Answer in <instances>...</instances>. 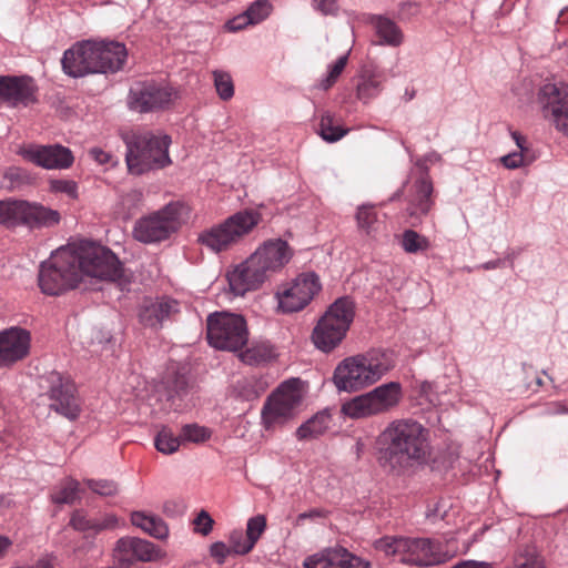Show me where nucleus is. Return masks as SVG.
Wrapping results in <instances>:
<instances>
[{
	"mask_svg": "<svg viewBox=\"0 0 568 568\" xmlns=\"http://www.w3.org/2000/svg\"><path fill=\"white\" fill-rule=\"evenodd\" d=\"M293 251L286 241L267 240L243 263L227 274L231 290L237 295L258 288L280 272L292 258Z\"/></svg>",
	"mask_w": 568,
	"mask_h": 568,
	"instance_id": "1",
	"label": "nucleus"
},
{
	"mask_svg": "<svg viewBox=\"0 0 568 568\" xmlns=\"http://www.w3.org/2000/svg\"><path fill=\"white\" fill-rule=\"evenodd\" d=\"M126 145V165L130 173L141 175L171 164V138L152 131H132L123 135Z\"/></svg>",
	"mask_w": 568,
	"mask_h": 568,
	"instance_id": "2",
	"label": "nucleus"
},
{
	"mask_svg": "<svg viewBox=\"0 0 568 568\" xmlns=\"http://www.w3.org/2000/svg\"><path fill=\"white\" fill-rule=\"evenodd\" d=\"M262 221L254 209L236 212L199 235V242L207 250L220 253L231 250L247 236Z\"/></svg>",
	"mask_w": 568,
	"mask_h": 568,
	"instance_id": "3",
	"label": "nucleus"
},
{
	"mask_svg": "<svg viewBox=\"0 0 568 568\" xmlns=\"http://www.w3.org/2000/svg\"><path fill=\"white\" fill-rule=\"evenodd\" d=\"M68 247L75 257L74 266L80 280L83 275L112 282L122 277V264L110 248L90 241Z\"/></svg>",
	"mask_w": 568,
	"mask_h": 568,
	"instance_id": "4",
	"label": "nucleus"
},
{
	"mask_svg": "<svg viewBox=\"0 0 568 568\" xmlns=\"http://www.w3.org/2000/svg\"><path fill=\"white\" fill-rule=\"evenodd\" d=\"M355 315V305L348 297L336 300L318 320L312 332L314 345L328 353L344 339Z\"/></svg>",
	"mask_w": 568,
	"mask_h": 568,
	"instance_id": "5",
	"label": "nucleus"
},
{
	"mask_svg": "<svg viewBox=\"0 0 568 568\" xmlns=\"http://www.w3.org/2000/svg\"><path fill=\"white\" fill-rule=\"evenodd\" d=\"M303 400L301 382L290 379L282 383L265 400L261 418L266 430L282 427L298 414Z\"/></svg>",
	"mask_w": 568,
	"mask_h": 568,
	"instance_id": "6",
	"label": "nucleus"
},
{
	"mask_svg": "<svg viewBox=\"0 0 568 568\" xmlns=\"http://www.w3.org/2000/svg\"><path fill=\"white\" fill-rule=\"evenodd\" d=\"M386 371L387 365L368 356L356 355L337 365L333 381L338 390L353 393L376 383Z\"/></svg>",
	"mask_w": 568,
	"mask_h": 568,
	"instance_id": "7",
	"label": "nucleus"
},
{
	"mask_svg": "<svg viewBox=\"0 0 568 568\" xmlns=\"http://www.w3.org/2000/svg\"><path fill=\"white\" fill-rule=\"evenodd\" d=\"M74 258L72 250L61 247L41 264L38 282L44 294L59 295L78 285L80 278Z\"/></svg>",
	"mask_w": 568,
	"mask_h": 568,
	"instance_id": "8",
	"label": "nucleus"
},
{
	"mask_svg": "<svg viewBox=\"0 0 568 568\" xmlns=\"http://www.w3.org/2000/svg\"><path fill=\"white\" fill-rule=\"evenodd\" d=\"M60 213L41 204L27 201H0V224L8 229L20 225L30 229L51 227L60 222Z\"/></svg>",
	"mask_w": 568,
	"mask_h": 568,
	"instance_id": "9",
	"label": "nucleus"
},
{
	"mask_svg": "<svg viewBox=\"0 0 568 568\" xmlns=\"http://www.w3.org/2000/svg\"><path fill=\"white\" fill-rule=\"evenodd\" d=\"M455 551L445 550L438 540L393 537V559L402 564L429 567L454 557Z\"/></svg>",
	"mask_w": 568,
	"mask_h": 568,
	"instance_id": "10",
	"label": "nucleus"
},
{
	"mask_svg": "<svg viewBox=\"0 0 568 568\" xmlns=\"http://www.w3.org/2000/svg\"><path fill=\"white\" fill-rule=\"evenodd\" d=\"M247 339L246 322L241 315L222 312L207 317V341L214 348L236 352Z\"/></svg>",
	"mask_w": 568,
	"mask_h": 568,
	"instance_id": "11",
	"label": "nucleus"
},
{
	"mask_svg": "<svg viewBox=\"0 0 568 568\" xmlns=\"http://www.w3.org/2000/svg\"><path fill=\"white\" fill-rule=\"evenodd\" d=\"M434 185L429 174L424 170L417 173H410L403 185L402 194L406 202L405 215L412 226L422 223V219L426 216L433 209Z\"/></svg>",
	"mask_w": 568,
	"mask_h": 568,
	"instance_id": "12",
	"label": "nucleus"
},
{
	"mask_svg": "<svg viewBox=\"0 0 568 568\" xmlns=\"http://www.w3.org/2000/svg\"><path fill=\"white\" fill-rule=\"evenodd\" d=\"M180 210L179 204L170 203L162 210L139 219L133 229L134 239L146 244L169 239L180 226Z\"/></svg>",
	"mask_w": 568,
	"mask_h": 568,
	"instance_id": "13",
	"label": "nucleus"
},
{
	"mask_svg": "<svg viewBox=\"0 0 568 568\" xmlns=\"http://www.w3.org/2000/svg\"><path fill=\"white\" fill-rule=\"evenodd\" d=\"M320 278L314 273H302L277 286L275 297L283 313L300 312L321 291Z\"/></svg>",
	"mask_w": 568,
	"mask_h": 568,
	"instance_id": "14",
	"label": "nucleus"
},
{
	"mask_svg": "<svg viewBox=\"0 0 568 568\" xmlns=\"http://www.w3.org/2000/svg\"><path fill=\"white\" fill-rule=\"evenodd\" d=\"M537 103L544 119L568 139V85L545 83L538 91Z\"/></svg>",
	"mask_w": 568,
	"mask_h": 568,
	"instance_id": "15",
	"label": "nucleus"
},
{
	"mask_svg": "<svg viewBox=\"0 0 568 568\" xmlns=\"http://www.w3.org/2000/svg\"><path fill=\"white\" fill-rule=\"evenodd\" d=\"M428 453L427 432L420 424L406 419L393 425V455L423 462Z\"/></svg>",
	"mask_w": 568,
	"mask_h": 568,
	"instance_id": "16",
	"label": "nucleus"
},
{
	"mask_svg": "<svg viewBox=\"0 0 568 568\" xmlns=\"http://www.w3.org/2000/svg\"><path fill=\"white\" fill-rule=\"evenodd\" d=\"M178 98V92L156 82H143L131 88L128 105L132 111L145 113L168 108Z\"/></svg>",
	"mask_w": 568,
	"mask_h": 568,
	"instance_id": "17",
	"label": "nucleus"
},
{
	"mask_svg": "<svg viewBox=\"0 0 568 568\" xmlns=\"http://www.w3.org/2000/svg\"><path fill=\"white\" fill-rule=\"evenodd\" d=\"M99 54L101 52L97 49L95 41L78 42L64 51L61 60L62 70L72 78L100 73L101 65L98 64Z\"/></svg>",
	"mask_w": 568,
	"mask_h": 568,
	"instance_id": "18",
	"label": "nucleus"
},
{
	"mask_svg": "<svg viewBox=\"0 0 568 568\" xmlns=\"http://www.w3.org/2000/svg\"><path fill=\"white\" fill-rule=\"evenodd\" d=\"M49 382V407L68 419H77L81 412V402L75 385L59 373H52Z\"/></svg>",
	"mask_w": 568,
	"mask_h": 568,
	"instance_id": "19",
	"label": "nucleus"
},
{
	"mask_svg": "<svg viewBox=\"0 0 568 568\" xmlns=\"http://www.w3.org/2000/svg\"><path fill=\"white\" fill-rule=\"evenodd\" d=\"M390 405V383L372 392L356 396L342 405V412L354 419L364 418L386 410Z\"/></svg>",
	"mask_w": 568,
	"mask_h": 568,
	"instance_id": "20",
	"label": "nucleus"
},
{
	"mask_svg": "<svg viewBox=\"0 0 568 568\" xmlns=\"http://www.w3.org/2000/svg\"><path fill=\"white\" fill-rule=\"evenodd\" d=\"M30 332L21 327H10L0 332V367L11 366L29 355Z\"/></svg>",
	"mask_w": 568,
	"mask_h": 568,
	"instance_id": "21",
	"label": "nucleus"
},
{
	"mask_svg": "<svg viewBox=\"0 0 568 568\" xmlns=\"http://www.w3.org/2000/svg\"><path fill=\"white\" fill-rule=\"evenodd\" d=\"M304 568H369V564L343 547H329L307 556Z\"/></svg>",
	"mask_w": 568,
	"mask_h": 568,
	"instance_id": "22",
	"label": "nucleus"
},
{
	"mask_svg": "<svg viewBox=\"0 0 568 568\" xmlns=\"http://www.w3.org/2000/svg\"><path fill=\"white\" fill-rule=\"evenodd\" d=\"M20 154L30 162L48 169H68L73 163V155L62 145H28Z\"/></svg>",
	"mask_w": 568,
	"mask_h": 568,
	"instance_id": "23",
	"label": "nucleus"
},
{
	"mask_svg": "<svg viewBox=\"0 0 568 568\" xmlns=\"http://www.w3.org/2000/svg\"><path fill=\"white\" fill-rule=\"evenodd\" d=\"M36 87L29 77L0 75V104L28 105L36 101Z\"/></svg>",
	"mask_w": 568,
	"mask_h": 568,
	"instance_id": "24",
	"label": "nucleus"
},
{
	"mask_svg": "<svg viewBox=\"0 0 568 568\" xmlns=\"http://www.w3.org/2000/svg\"><path fill=\"white\" fill-rule=\"evenodd\" d=\"M178 302L170 298L145 300L139 311L141 324L151 328H159L162 323L176 313Z\"/></svg>",
	"mask_w": 568,
	"mask_h": 568,
	"instance_id": "25",
	"label": "nucleus"
},
{
	"mask_svg": "<svg viewBox=\"0 0 568 568\" xmlns=\"http://www.w3.org/2000/svg\"><path fill=\"white\" fill-rule=\"evenodd\" d=\"M160 387L166 402L170 403V408L176 410L181 408L182 402L189 393L190 381L185 373L171 367L165 372Z\"/></svg>",
	"mask_w": 568,
	"mask_h": 568,
	"instance_id": "26",
	"label": "nucleus"
},
{
	"mask_svg": "<svg viewBox=\"0 0 568 568\" xmlns=\"http://www.w3.org/2000/svg\"><path fill=\"white\" fill-rule=\"evenodd\" d=\"M95 44L101 52L98 58V64L101 65L100 73H114L122 69L128 55L123 43L95 41Z\"/></svg>",
	"mask_w": 568,
	"mask_h": 568,
	"instance_id": "27",
	"label": "nucleus"
},
{
	"mask_svg": "<svg viewBox=\"0 0 568 568\" xmlns=\"http://www.w3.org/2000/svg\"><path fill=\"white\" fill-rule=\"evenodd\" d=\"M118 519L113 515H105L100 518H89L83 510L73 511L70 526L78 531L98 534L104 529H112L116 526Z\"/></svg>",
	"mask_w": 568,
	"mask_h": 568,
	"instance_id": "28",
	"label": "nucleus"
},
{
	"mask_svg": "<svg viewBox=\"0 0 568 568\" xmlns=\"http://www.w3.org/2000/svg\"><path fill=\"white\" fill-rule=\"evenodd\" d=\"M332 416L328 413V410H321L316 413L313 417H311L308 420L303 423L296 429L295 435L298 440H308L317 438L326 433V430L329 428Z\"/></svg>",
	"mask_w": 568,
	"mask_h": 568,
	"instance_id": "29",
	"label": "nucleus"
},
{
	"mask_svg": "<svg viewBox=\"0 0 568 568\" xmlns=\"http://www.w3.org/2000/svg\"><path fill=\"white\" fill-rule=\"evenodd\" d=\"M131 523L154 538L162 539L169 534L165 523L156 516H150L142 511L131 514Z\"/></svg>",
	"mask_w": 568,
	"mask_h": 568,
	"instance_id": "30",
	"label": "nucleus"
},
{
	"mask_svg": "<svg viewBox=\"0 0 568 568\" xmlns=\"http://www.w3.org/2000/svg\"><path fill=\"white\" fill-rule=\"evenodd\" d=\"M348 129L341 125L339 121L329 112L321 116L318 134L327 142H336L346 135Z\"/></svg>",
	"mask_w": 568,
	"mask_h": 568,
	"instance_id": "31",
	"label": "nucleus"
},
{
	"mask_svg": "<svg viewBox=\"0 0 568 568\" xmlns=\"http://www.w3.org/2000/svg\"><path fill=\"white\" fill-rule=\"evenodd\" d=\"M356 220L358 227L369 236H375L383 224L378 220L376 209L371 205L361 206L357 211Z\"/></svg>",
	"mask_w": 568,
	"mask_h": 568,
	"instance_id": "32",
	"label": "nucleus"
},
{
	"mask_svg": "<svg viewBox=\"0 0 568 568\" xmlns=\"http://www.w3.org/2000/svg\"><path fill=\"white\" fill-rule=\"evenodd\" d=\"M275 356L268 343L253 344L241 353V359L248 365H260L270 362Z\"/></svg>",
	"mask_w": 568,
	"mask_h": 568,
	"instance_id": "33",
	"label": "nucleus"
},
{
	"mask_svg": "<svg viewBox=\"0 0 568 568\" xmlns=\"http://www.w3.org/2000/svg\"><path fill=\"white\" fill-rule=\"evenodd\" d=\"M400 245L406 253L425 252L430 247L429 240L414 230H406L400 236Z\"/></svg>",
	"mask_w": 568,
	"mask_h": 568,
	"instance_id": "34",
	"label": "nucleus"
},
{
	"mask_svg": "<svg viewBox=\"0 0 568 568\" xmlns=\"http://www.w3.org/2000/svg\"><path fill=\"white\" fill-rule=\"evenodd\" d=\"M182 443L181 436H175L168 427H163L154 439L155 448L162 454L175 453Z\"/></svg>",
	"mask_w": 568,
	"mask_h": 568,
	"instance_id": "35",
	"label": "nucleus"
},
{
	"mask_svg": "<svg viewBox=\"0 0 568 568\" xmlns=\"http://www.w3.org/2000/svg\"><path fill=\"white\" fill-rule=\"evenodd\" d=\"M371 23L375 32L373 43L390 44V20L382 16H373Z\"/></svg>",
	"mask_w": 568,
	"mask_h": 568,
	"instance_id": "36",
	"label": "nucleus"
},
{
	"mask_svg": "<svg viewBox=\"0 0 568 568\" xmlns=\"http://www.w3.org/2000/svg\"><path fill=\"white\" fill-rule=\"evenodd\" d=\"M211 435L212 432L209 428L197 424L184 425L180 434L182 442L185 440L195 444L205 443L211 438Z\"/></svg>",
	"mask_w": 568,
	"mask_h": 568,
	"instance_id": "37",
	"label": "nucleus"
},
{
	"mask_svg": "<svg viewBox=\"0 0 568 568\" xmlns=\"http://www.w3.org/2000/svg\"><path fill=\"white\" fill-rule=\"evenodd\" d=\"M79 486L78 480H68L51 495L52 501L55 504H72L78 498Z\"/></svg>",
	"mask_w": 568,
	"mask_h": 568,
	"instance_id": "38",
	"label": "nucleus"
},
{
	"mask_svg": "<svg viewBox=\"0 0 568 568\" xmlns=\"http://www.w3.org/2000/svg\"><path fill=\"white\" fill-rule=\"evenodd\" d=\"M375 454L381 465H387L390 462V430L386 428L375 442Z\"/></svg>",
	"mask_w": 568,
	"mask_h": 568,
	"instance_id": "39",
	"label": "nucleus"
},
{
	"mask_svg": "<svg viewBox=\"0 0 568 568\" xmlns=\"http://www.w3.org/2000/svg\"><path fill=\"white\" fill-rule=\"evenodd\" d=\"M214 84L217 94L223 100H229L234 94V85L230 74L221 71H214Z\"/></svg>",
	"mask_w": 568,
	"mask_h": 568,
	"instance_id": "40",
	"label": "nucleus"
},
{
	"mask_svg": "<svg viewBox=\"0 0 568 568\" xmlns=\"http://www.w3.org/2000/svg\"><path fill=\"white\" fill-rule=\"evenodd\" d=\"M535 160L536 156H526L525 154L518 153L516 151L505 154L499 159L503 166L508 170H517L520 168L529 166Z\"/></svg>",
	"mask_w": 568,
	"mask_h": 568,
	"instance_id": "41",
	"label": "nucleus"
},
{
	"mask_svg": "<svg viewBox=\"0 0 568 568\" xmlns=\"http://www.w3.org/2000/svg\"><path fill=\"white\" fill-rule=\"evenodd\" d=\"M138 561H151L156 558L154 545L148 540L131 537Z\"/></svg>",
	"mask_w": 568,
	"mask_h": 568,
	"instance_id": "42",
	"label": "nucleus"
},
{
	"mask_svg": "<svg viewBox=\"0 0 568 568\" xmlns=\"http://www.w3.org/2000/svg\"><path fill=\"white\" fill-rule=\"evenodd\" d=\"M272 6L266 0H257L253 2L245 11L251 24H256L263 21L271 13Z\"/></svg>",
	"mask_w": 568,
	"mask_h": 568,
	"instance_id": "43",
	"label": "nucleus"
},
{
	"mask_svg": "<svg viewBox=\"0 0 568 568\" xmlns=\"http://www.w3.org/2000/svg\"><path fill=\"white\" fill-rule=\"evenodd\" d=\"M229 541L232 552L237 555L247 554L254 547L252 541H250V539L246 537V534H244L242 530L232 531Z\"/></svg>",
	"mask_w": 568,
	"mask_h": 568,
	"instance_id": "44",
	"label": "nucleus"
},
{
	"mask_svg": "<svg viewBox=\"0 0 568 568\" xmlns=\"http://www.w3.org/2000/svg\"><path fill=\"white\" fill-rule=\"evenodd\" d=\"M87 486L95 494L100 496H113L118 493L116 483L108 479H88L85 480Z\"/></svg>",
	"mask_w": 568,
	"mask_h": 568,
	"instance_id": "45",
	"label": "nucleus"
},
{
	"mask_svg": "<svg viewBox=\"0 0 568 568\" xmlns=\"http://www.w3.org/2000/svg\"><path fill=\"white\" fill-rule=\"evenodd\" d=\"M264 387L255 378H245L241 382V396L245 400H254L261 396Z\"/></svg>",
	"mask_w": 568,
	"mask_h": 568,
	"instance_id": "46",
	"label": "nucleus"
},
{
	"mask_svg": "<svg viewBox=\"0 0 568 568\" xmlns=\"http://www.w3.org/2000/svg\"><path fill=\"white\" fill-rule=\"evenodd\" d=\"M266 527V519L264 516H255L247 521L246 537L252 541L253 546L256 544Z\"/></svg>",
	"mask_w": 568,
	"mask_h": 568,
	"instance_id": "47",
	"label": "nucleus"
},
{
	"mask_svg": "<svg viewBox=\"0 0 568 568\" xmlns=\"http://www.w3.org/2000/svg\"><path fill=\"white\" fill-rule=\"evenodd\" d=\"M514 568H546L537 555L531 551L519 552L514 560Z\"/></svg>",
	"mask_w": 568,
	"mask_h": 568,
	"instance_id": "48",
	"label": "nucleus"
},
{
	"mask_svg": "<svg viewBox=\"0 0 568 568\" xmlns=\"http://www.w3.org/2000/svg\"><path fill=\"white\" fill-rule=\"evenodd\" d=\"M347 64V55H342L337 59V61L331 67L328 71V75L326 79L322 82V88L324 90L329 89L338 79L343 70L345 69Z\"/></svg>",
	"mask_w": 568,
	"mask_h": 568,
	"instance_id": "49",
	"label": "nucleus"
},
{
	"mask_svg": "<svg viewBox=\"0 0 568 568\" xmlns=\"http://www.w3.org/2000/svg\"><path fill=\"white\" fill-rule=\"evenodd\" d=\"M213 519L207 511L202 510L193 520L194 531L207 536L213 528Z\"/></svg>",
	"mask_w": 568,
	"mask_h": 568,
	"instance_id": "50",
	"label": "nucleus"
},
{
	"mask_svg": "<svg viewBox=\"0 0 568 568\" xmlns=\"http://www.w3.org/2000/svg\"><path fill=\"white\" fill-rule=\"evenodd\" d=\"M419 392L420 396L424 397L425 402L430 406H438L440 404L439 393L434 384L429 382L422 383Z\"/></svg>",
	"mask_w": 568,
	"mask_h": 568,
	"instance_id": "51",
	"label": "nucleus"
},
{
	"mask_svg": "<svg viewBox=\"0 0 568 568\" xmlns=\"http://www.w3.org/2000/svg\"><path fill=\"white\" fill-rule=\"evenodd\" d=\"M510 136L518 149L516 152L523 153L526 156H536L526 136L518 131H511Z\"/></svg>",
	"mask_w": 568,
	"mask_h": 568,
	"instance_id": "52",
	"label": "nucleus"
},
{
	"mask_svg": "<svg viewBox=\"0 0 568 568\" xmlns=\"http://www.w3.org/2000/svg\"><path fill=\"white\" fill-rule=\"evenodd\" d=\"M440 161V155L436 152H430L425 154L423 158L418 159L414 166L410 170V173H417L419 170L424 169L428 174V164H435Z\"/></svg>",
	"mask_w": 568,
	"mask_h": 568,
	"instance_id": "53",
	"label": "nucleus"
},
{
	"mask_svg": "<svg viewBox=\"0 0 568 568\" xmlns=\"http://www.w3.org/2000/svg\"><path fill=\"white\" fill-rule=\"evenodd\" d=\"M313 7L324 16H336L338 12L336 0H313Z\"/></svg>",
	"mask_w": 568,
	"mask_h": 568,
	"instance_id": "54",
	"label": "nucleus"
},
{
	"mask_svg": "<svg viewBox=\"0 0 568 568\" xmlns=\"http://www.w3.org/2000/svg\"><path fill=\"white\" fill-rule=\"evenodd\" d=\"M89 155L101 165H105V164L114 165L115 164V162L113 161V155L100 148H92L89 151Z\"/></svg>",
	"mask_w": 568,
	"mask_h": 568,
	"instance_id": "55",
	"label": "nucleus"
},
{
	"mask_svg": "<svg viewBox=\"0 0 568 568\" xmlns=\"http://www.w3.org/2000/svg\"><path fill=\"white\" fill-rule=\"evenodd\" d=\"M211 556L214 557L219 564H223L226 556L232 552V549L230 546H226L224 542H214L211 546Z\"/></svg>",
	"mask_w": 568,
	"mask_h": 568,
	"instance_id": "56",
	"label": "nucleus"
},
{
	"mask_svg": "<svg viewBox=\"0 0 568 568\" xmlns=\"http://www.w3.org/2000/svg\"><path fill=\"white\" fill-rule=\"evenodd\" d=\"M55 191L63 192L72 197L77 196V184L73 181L57 180L52 182Z\"/></svg>",
	"mask_w": 568,
	"mask_h": 568,
	"instance_id": "57",
	"label": "nucleus"
},
{
	"mask_svg": "<svg viewBox=\"0 0 568 568\" xmlns=\"http://www.w3.org/2000/svg\"><path fill=\"white\" fill-rule=\"evenodd\" d=\"M568 407L560 400L548 403L542 410L544 416H554L560 414H567Z\"/></svg>",
	"mask_w": 568,
	"mask_h": 568,
	"instance_id": "58",
	"label": "nucleus"
},
{
	"mask_svg": "<svg viewBox=\"0 0 568 568\" xmlns=\"http://www.w3.org/2000/svg\"><path fill=\"white\" fill-rule=\"evenodd\" d=\"M251 24L246 12L233 18L226 23V27L230 31H239L244 29L246 26Z\"/></svg>",
	"mask_w": 568,
	"mask_h": 568,
	"instance_id": "59",
	"label": "nucleus"
},
{
	"mask_svg": "<svg viewBox=\"0 0 568 568\" xmlns=\"http://www.w3.org/2000/svg\"><path fill=\"white\" fill-rule=\"evenodd\" d=\"M453 568H493V564L488 561L466 560L459 562Z\"/></svg>",
	"mask_w": 568,
	"mask_h": 568,
	"instance_id": "60",
	"label": "nucleus"
},
{
	"mask_svg": "<svg viewBox=\"0 0 568 568\" xmlns=\"http://www.w3.org/2000/svg\"><path fill=\"white\" fill-rule=\"evenodd\" d=\"M416 12L417 6L410 2H406L400 6L399 18L406 19L409 14H415Z\"/></svg>",
	"mask_w": 568,
	"mask_h": 568,
	"instance_id": "61",
	"label": "nucleus"
},
{
	"mask_svg": "<svg viewBox=\"0 0 568 568\" xmlns=\"http://www.w3.org/2000/svg\"><path fill=\"white\" fill-rule=\"evenodd\" d=\"M375 548L377 550L384 551L386 555L388 554V550L390 548V541L388 537L381 538L375 541Z\"/></svg>",
	"mask_w": 568,
	"mask_h": 568,
	"instance_id": "62",
	"label": "nucleus"
},
{
	"mask_svg": "<svg viewBox=\"0 0 568 568\" xmlns=\"http://www.w3.org/2000/svg\"><path fill=\"white\" fill-rule=\"evenodd\" d=\"M501 265H503V261L500 258H497V260L488 261V262H485V263L480 264L478 266V268H483L485 271H489V270L499 268V267H501Z\"/></svg>",
	"mask_w": 568,
	"mask_h": 568,
	"instance_id": "63",
	"label": "nucleus"
},
{
	"mask_svg": "<svg viewBox=\"0 0 568 568\" xmlns=\"http://www.w3.org/2000/svg\"><path fill=\"white\" fill-rule=\"evenodd\" d=\"M11 545L12 542L8 537L0 535V559L6 556Z\"/></svg>",
	"mask_w": 568,
	"mask_h": 568,
	"instance_id": "64",
	"label": "nucleus"
}]
</instances>
